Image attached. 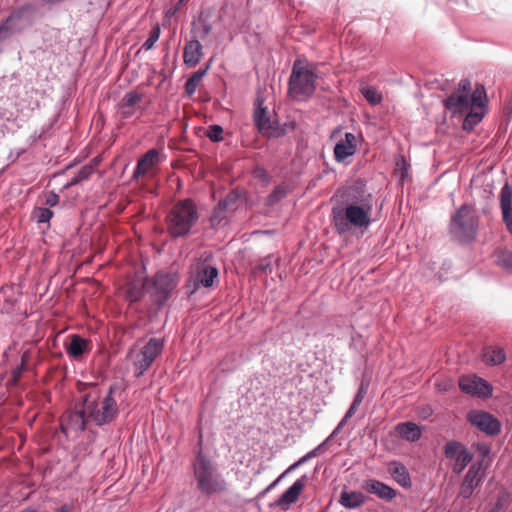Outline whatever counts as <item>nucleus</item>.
I'll use <instances>...</instances> for the list:
<instances>
[{
    "label": "nucleus",
    "instance_id": "nucleus-1",
    "mask_svg": "<svg viewBox=\"0 0 512 512\" xmlns=\"http://www.w3.org/2000/svg\"><path fill=\"white\" fill-rule=\"evenodd\" d=\"M193 478L196 488L206 496L223 495L229 492V484L216 461L198 451L192 461Z\"/></svg>",
    "mask_w": 512,
    "mask_h": 512
},
{
    "label": "nucleus",
    "instance_id": "nucleus-2",
    "mask_svg": "<svg viewBox=\"0 0 512 512\" xmlns=\"http://www.w3.org/2000/svg\"><path fill=\"white\" fill-rule=\"evenodd\" d=\"M487 102L483 85H477L472 92L471 82L462 79L457 89L443 100V106L452 115H463L470 109L483 108Z\"/></svg>",
    "mask_w": 512,
    "mask_h": 512
},
{
    "label": "nucleus",
    "instance_id": "nucleus-3",
    "mask_svg": "<svg viewBox=\"0 0 512 512\" xmlns=\"http://www.w3.org/2000/svg\"><path fill=\"white\" fill-rule=\"evenodd\" d=\"M114 392L115 386L112 385L102 399L91 393L83 396L84 413H86L90 423L103 426L112 423L118 417L119 408L113 396Z\"/></svg>",
    "mask_w": 512,
    "mask_h": 512
},
{
    "label": "nucleus",
    "instance_id": "nucleus-4",
    "mask_svg": "<svg viewBox=\"0 0 512 512\" xmlns=\"http://www.w3.org/2000/svg\"><path fill=\"white\" fill-rule=\"evenodd\" d=\"M373 204L345 205L343 209L333 208L332 222L338 234L348 233L352 227L367 229L371 223Z\"/></svg>",
    "mask_w": 512,
    "mask_h": 512
},
{
    "label": "nucleus",
    "instance_id": "nucleus-5",
    "mask_svg": "<svg viewBox=\"0 0 512 512\" xmlns=\"http://www.w3.org/2000/svg\"><path fill=\"white\" fill-rule=\"evenodd\" d=\"M199 219L195 203L191 199L178 201L167 214V230L173 238L186 236Z\"/></svg>",
    "mask_w": 512,
    "mask_h": 512
},
{
    "label": "nucleus",
    "instance_id": "nucleus-6",
    "mask_svg": "<svg viewBox=\"0 0 512 512\" xmlns=\"http://www.w3.org/2000/svg\"><path fill=\"white\" fill-rule=\"evenodd\" d=\"M478 230V217L471 205L463 204L451 216L449 233L454 241L468 244L474 241Z\"/></svg>",
    "mask_w": 512,
    "mask_h": 512
},
{
    "label": "nucleus",
    "instance_id": "nucleus-7",
    "mask_svg": "<svg viewBox=\"0 0 512 512\" xmlns=\"http://www.w3.org/2000/svg\"><path fill=\"white\" fill-rule=\"evenodd\" d=\"M318 76L308 65L294 62L289 78V94L293 99L304 100L313 95Z\"/></svg>",
    "mask_w": 512,
    "mask_h": 512
},
{
    "label": "nucleus",
    "instance_id": "nucleus-8",
    "mask_svg": "<svg viewBox=\"0 0 512 512\" xmlns=\"http://www.w3.org/2000/svg\"><path fill=\"white\" fill-rule=\"evenodd\" d=\"M218 274L219 272L216 267L207 265L205 263L197 264L191 271L190 276L184 286L186 294L188 296H192L198 291L200 287H212Z\"/></svg>",
    "mask_w": 512,
    "mask_h": 512
},
{
    "label": "nucleus",
    "instance_id": "nucleus-9",
    "mask_svg": "<svg viewBox=\"0 0 512 512\" xmlns=\"http://www.w3.org/2000/svg\"><path fill=\"white\" fill-rule=\"evenodd\" d=\"M178 283L177 275L174 273L159 271L152 279L149 293L157 305H163L170 297Z\"/></svg>",
    "mask_w": 512,
    "mask_h": 512
},
{
    "label": "nucleus",
    "instance_id": "nucleus-10",
    "mask_svg": "<svg viewBox=\"0 0 512 512\" xmlns=\"http://www.w3.org/2000/svg\"><path fill=\"white\" fill-rule=\"evenodd\" d=\"M164 348V341L161 338H150L140 349L133 359L135 375L142 376L152 365L155 359L161 354Z\"/></svg>",
    "mask_w": 512,
    "mask_h": 512
},
{
    "label": "nucleus",
    "instance_id": "nucleus-11",
    "mask_svg": "<svg viewBox=\"0 0 512 512\" xmlns=\"http://www.w3.org/2000/svg\"><path fill=\"white\" fill-rule=\"evenodd\" d=\"M444 455L451 462L452 471L458 475L461 474L473 460V455L467 447L456 440H450L445 444Z\"/></svg>",
    "mask_w": 512,
    "mask_h": 512
},
{
    "label": "nucleus",
    "instance_id": "nucleus-12",
    "mask_svg": "<svg viewBox=\"0 0 512 512\" xmlns=\"http://www.w3.org/2000/svg\"><path fill=\"white\" fill-rule=\"evenodd\" d=\"M256 110L254 112V123L260 134L269 138H278L285 135L286 130L280 127L277 120H273L268 115L267 108L263 106V100L257 99Z\"/></svg>",
    "mask_w": 512,
    "mask_h": 512
},
{
    "label": "nucleus",
    "instance_id": "nucleus-13",
    "mask_svg": "<svg viewBox=\"0 0 512 512\" xmlns=\"http://www.w3.org/2000/svg\"><path fill=\"white\" fill-rule=\"evenodd\" d=\"M29 24L28 12L25 9L13 11L0 24V42L10 39L15 34L22 32Z\"/></svg>",
    "mask_w": 512,
    "mask_h": 512
},
{
    "label": "nucleus",
    "instance_id": "nucleus-14",
    "mask_svg": "<svg viewBox=\"0 0 512 512\" xmlns=\"http://www.w3.org/2000/svg\"><path fill=\"white\" fill-rule=\"evenodd\" d=\"M462 392L477 398H490L493 388L490 383L477 375H465L459 379Z\"/></svg>",
    "mask_w": 512,
    "mask_h": 512
},
{
    "label": "nucleus",
    "instance_id": "nucleus-15",
    "mask_svg": "<svg viewBox=\"0 0 512 512\" xmlns=\"http://www.w3.org/2000/svg\"><path fill=\"white\" fill-rule=\"evenodd\" d=\"M468 420L477 429L489 436H496L501 432L500 421L488 412L472 411L468 415Z\"/></svg>",
    "mask_w": 512,
    "mask_h": 512
},
{
    "label": "nucleus",
    "instance_id": "nucleus-16",
    "mask_svg": "<svg viewBox=\"0 0 512 512\" xmlns=\"http://www.w3.org/2000/svg\"><path fill=\"white\" fill-rule=\"evenodd\" d=\"M165 159V156L156 148L149 149L137 161V165L133 171L132 179L138 180L144 177L148 171L157 167Z\"/></svg>",
    "mask_w": 512,
    "mask_h": 512
},
{
    "label": "nucleus",
    "instance_id": "nucleus-17",
    "mask_svg": "<svg viewBox=\"0 0 512 512\" xmlns=\"http://www.w3.org/2000/svg\"><path fill=\"white\" fill-rule=\"evenodd\" d=\"M88 421L86 413H84V401L82 407L78 410L68 411L62 418L61 429L66 435L70 432H81L85 429Z\"/></svg>",
    "mask_w": 512,
    "mask_h": 512
},
{
    "label": "nucleus",
    "instance_id": "nucleus-18",
    "mask_svg": "<svg viewBox=\"0 0 512 512\" xmlns=\"http://www.w3.org/2000/svg\"><path fill=\"white\" fill-rule=\"evenodd\" d=\"M345 205L373 204V195L362 181H357L346 188L343 195Z\"/></svg>",
    "mask_w": 512,
    "mask_h": 512
},
{
    "label": "nucleus",
    "instance_id": "nucleus-19",
    "mask_svg": "<svg viewBox=\"0 0 512 512\" xmlns=\"http://www.w3.org/2000/svg\"><path fill=\"white\" fill-rule=\"evenodd\" d=\"M307 481L306 475L297 479L275 502L270 504V507H280L288 509L291 504L295 503L300 494L302 493L305 483Z\"/></svg>",
    "mask_w": 512,
    "mask_h": 512
},
{
    "label": "nucleus",
    "instance_id": "nucleus-20",
    "mask_svg": "<svg viewBox=\"0 0 512 512\" xmlns=\"http://www.w3.org/2000/svg\"><path fill=\"white\" fill-rule=\"evenodd\" d=\"M363 489L387 502L392 501L397 495V491L394 488L376 479L364 481Z\"/></svg>",
    "mask_w": 512,
    "mask_h": 512
},
{
    "label": "nucleus",
    "instance_id": "nucleus-21",
    "mask_svg": "<svg viewBox=\"0 0 512 512\" xmlns=\"http://www.w3.org/2000/svg\"><path fill=\"white\" fill-rule=\"evenodd\" d=\"M356 150V136L351 132H346L344 138L339 140L334 147L335 160L339 163L344 162L346 158L354 155Z\"/></svg>",
    "mask_w": 512,
    "mask_h": 512
},
{
    "label": "nucleus",
    "instance_id": "nucleus-22",
    "mask_svg": "<svg viewBox=\"0 0 512 512\" xmlns=\"http://www.w3.org/2000/svg\"><path fill=\"white\" fill-rule=\"evenodd\" d=\"M502 220L512 236V187L506 183L500 191Z\"/></svg>",
    "mask_w": 512,
    "mask_h": 512
},
{
    "label": "nucleus",
    "instance_id": "nucleus-23",
    "mask_svg": "<svg viewBox=\"0 0 512 512\" xmlns=\"http://www.w3.org/2000/svg\"><path fill=\"white\" fill-rule=\"evenodd\" d=\"M203 55V47L199 40H190L183 50L184 63L188 67L196 66Z\"/></svg>",
    "mask_w": 512,
    "mask_h": 512
},
{
    "label": "nucleus",
    "instance_id": "nucleus-24",
    "mask_svg": "<svg viewBox=\"0 0 512 512\" xmlns=\"http://www.w3.org/2000/svg\"><path fill=\"white\" fill-rule=\"evenodd\" d=\"M388 472L401 487L406 489L411 487V477L404 464L398 461H392L388 465Z\"/></svg>",
    "mask_w": 512,
    "mask_h": 512
},
{
    "label": "nucleus",
    "instance_id": "nucleus-25",
    "mask_svg": "<svg viewBox=\"0 0 512 512\" xmlns=\"http://www.w3.org/2000/svg\"><path fill=\"white\" fill-rule=\"evenodd\" d=\"M146 280L133 278L125 286V298L130 302H137L144 296Z\"/></svg>",
    "mask_w": 512,
    "mask_h": 512
},
{
    "label": "nucleus",
    "instance_id": "nucleus-26",
    "mask_svg": "<svg viewBox=\"0 0 512 512\" xmlns=\"http://www.w3.org/2000/svg\"><path fill=\"white\" fill-rule=\"evenodd\" d=\"M339 503L347 509H357L366 503V496L360 491H346L340 493Z\"/></svg>",
    "mask_w": 512,
    "mask_h": 512
},
{
    "label": "nucleus",
    "instance_id": "nucleus-27",
    "mask_svg": "<svg viewBox=\"0 0 512 512\" xmlns=\"http://www.w3.org/2000/svg\"><path fill=\"white\" fill-rule=\"evenodd\" d=\"M395 429L400 437L410 442H415L421 437L420 427L413 422L399 423Z\"/></svg>",
    "mask_w": 512,
    "mask_h": 512
},
{
    "label": "nucleus",
    "instance_id": "nucleus-28",
    "mask_svg": "<svg viewBox=\"0 0 512 512\" xmlns=\"http://www.w3.org/2000/svg\"><path fill=\"white\" fill-rule=\"evenodd\" d=\"M88 344V340L77 334H73L66 348V352L72 358L78 359L88 350Z\"/></svg>",
    "mask_w": 512,
    "mask_h": 512
},
{
    "label": "nucleus",
    "instance_id": "nucleus-29",
    "mask_svg": "<svg viewBox=\"0 0 512 512\" xmlns=\"http://www.w3.org/2000/svg\"><path fill=\"white\" fill-rule=\"evenodd\" d=\"M210 66L209 64L204 69H199L198 71L194 72L186 81L185 83V92L188 95H193L195 91L197 90L198 85L202 81V78L206 75L207 71L209 70Z\"/></svg>",
    "mask_w": 512,
    "mask_h": 512
},
{
    "label": "nucleus",
    "instance_id": "nucleus-30",
    "mask_svg": "<svg viewBox=\"0 0 512 512\" xmlns=\"http://www.w3.org/2000/svg\"><path fill=\"white\" fill-rule=\"evenodd\" d=\"M505 353L501 348H488L484 352L486 363L499 365L505 361Z\"/></svg>",
    "mask_w": 512,
    "mask_h": 512
},
{
    "label": "nucleus",
    "instance_id": "nucleus-31",
    "mask_svg": "<svg viewBox=\"0 0 512 512\" xmlns=\"http://www.w3.org/2000/svg\"><path fill=\"white\" fill-rule=\"evenodd\" d=\"M93 173V168L89 165L83 166L80 170L71 178V180L66 184V188L75 186L80 182L87 180L91 174Z\"/></svg>",
    "mask_w": 512,
    "mask_h": 512
},
{
    "label": "nucleus",
    "instance_id": "nucleus-32",
    "mask_svg": "<svg viewBox=\"0 0 512 512\" xmlns=\"http://www.w3.org/2000/svg\"><path fill=\"white\" fill-rule=\"evenodd\" d=\"M366 347V341L365 339L363 338V336L357 332L353 327H352V332H351V336H350V342H349V348L354 350V351H357V352H362Z\"/></svg>",
    "mask_w": 512,
    "mask_h": 512
},
{
    "label": "nucleus",
    "instance_id": "nucleus-33",
    "mask_svg": "<svg viewBox=\"0 0 512 512\" xmlns=\"http://www.w3.org/2000/svg\"><path fill=\"white\" fill-rule=\"evenodd\" d=\"M53 215V211L48 207H36L32 212V216L37 223H47L48 225Z\"/></svg>",
    "mask_w": 512,
    "mask_h": 512
},
{
    "label": "nucleus",
    "instance_id": "nucleus-34",
    "mask_svg": "<svg viewBox=\"0 0 512 512\" xmlns=\"http://www.w3.org/2000/svg\"><path fill=\"white\" fill-rule=\"evenodd\" d=\"M483 478L484 475L475 472L474 468H469L462 482L476 489L481 485Z\"/></svg>",
    "mask_w": 512,
    "mask_h": 512
},
{
    "label": "nucleus",
    "instance_id": "nucleus-35",
    "mask_svg": "<svg viewBox=\"0 0 512 512\" xmlns=\"http://www.w3.org/2000/svg\"><path fill=\"white\" fill-rule=\"evenodd\" d=\"M361 93L371 105H377L382 101L381 94L373 87H364L361 89Z\"/></svg>",
    "mask_w": 512,
    "mask_h": 512
},
{
    "label": "nucleus",
    "instance_id": "nucleus-36",
    "mask_svg": "<svg viewBox=\"0 0 512 512\" xmlns=\"http://www.w3.org/2000/svg\"><path fill=\"white\" fill-rule=\"evenodd\" d=\"M466 117L463 123L464 129H471L475 125H477L483 118V112H475L473 109H470L468 113H465Z\"/></svg>",
    "mask_w": 512,
    "mask_h": 512
},
{
    "label": "nucleus",
    "instance_id": "nucleus-37",
    "mask_svg": "<svg viewBox=\"0 0 512 512\" xmlns=\"http://www.w3.org/2000/svg\"><path fill=\"white\" fill-rule=\"evenodd\" d=\"M226 211H227V209L225 207H223L220 202H218V204L214 207L212 215H211V219H210L211 224L213 226L221 225L222 222L226 218V214H225Z\"/></svg>",
    "mask_w": 512,
    "mask_h": 512
},
{
    "label": "nucleus",
    "instance_id": "nucleus-38",
    "mask_svg": "<svg viewBox=\"0 0 512 512\" xmlns=\"http://www.w3.org/2000/svg\"><path fill=\"white\" fill-rule=\"evenodd\" d=\"M239 197L240 195L237 191H231L225 196L224 199L220 200L219 202L223 207L227 209V211L235 210L237 208Z\"/></svg>",
    "mask_w": 512,
    "mask_h": 512
},
{
    "label": "nucleus",
    "instance_id": "nucleus-39",
    "mask_svg": "<svg viewBox=\"0 0 512 512\" xmlns=\"http://www.w3.org/2000/svg\"><path fill=\"white\" fill-rule=\"evenodd\" d=\"M498 263L506 270L512 271V251L508 249H502L498 252Z\"/></svg>",
    "mask_w": 512,
    "mask_h": 512
},
{
    "label": "nucleus",
    "instance_id": "nucleus-40",
    "mask_svg": "<svg viewBox=\"0 0 512 512\" xmlns=\"http://www.w3.org/2000/svg\"><path fill=\"white\" fill-rule=\"evenodd\" d=\"M223 128L218 124L210 125L205 133V135L212 142H220L223 139Z\"/></svg>",
    "mask_w": 512,
    "mask_h": 512
},
{
    "label": "nucleus",
    "instance_id": "nucleus-41",
    "mask_svg": "<svg viewBox=\"0 0 512 512\" xmlns=\"http://www.w3.org/2000/svg\"><path fill=\"white\" fill-rule=\"evenodd\" d=\"M141 100L142 94L137 91H129L124 95L122 105H126L128 108H133Z\"/></svg>",
    "mask_w": 512,
    "mask_h": 512
},
{
    "label": "nucleus",
    "instance_id": "nucleus-42",
    "mask_svg": "<svg viewBox=\"0 0 512 512\" xmlns=\"http://www.w3.org/2000/svg\"><path fill=\"white\" fill-rule=\"evenodd\" d=\"M160 37V27L159 25H155L148 37V39L143 43L142 48L146 51L153 48L154 44L158 41Z\"/></svg>",
    "mask_w": 512,
    "mask_h": 512
},
{
    "label": "nucleus",
    "instance_id": "nucleus-43",
    "mask_svg": "<svg viewBox=\"0 0 512 512\" xmlns=\"http://www.w3.org/2000/svg\"><path fill=\"white\" fill-rule=\"evenodd\" d=\"M368 388H369V382L366 380H362L361 384L359 386L358 392L354 397L353 402L361 405V403L363 402V400L367 394Z\"/></svg>",
    "mask_w": 512,
    "mask_h": 512
},
{
    "label": "nucleus",
    "instance_id": "nucleus-44",
    "mask_svg": "<svg viewBox=\"0 0 512 512\" xmlns=\"http://www.w3.org/2000/svg\"><path fill=\"white\" fill-rule=\"evenodd\" d=\"M489 464V459L480 457L475 462H473L469 468H474L475 472L484 475V471L487 469Z\"/></svg>",
    "mask_w": 512,
    "mask_h": 512
},
{
    "label": "nucleus",
    "instance_id": "nucleus-45",
    "mask_svg": "<svg viewBox=\"0 0 512 512\" xmlns=\"http://www.w3.org/2000/svg\"><path fill=\"white\" fill-rule=\"evenodd\" d=\"M44 204L50 209L59 203L60 197L54 191H49L44 195Z\"/></svg>",
    "mask_w": 512,
    "mask_h": 512
},
{
    "label": "nucleus",
    "instance_id": "nucleus-46",
    "mask_svg": "<svg viewBox=\"0 0 512 512\" xmlns=\"http://www.w3.org/2000/svg\"><path fill=\"white\" fill-rule=\"evenodd\" d=\"M329 440H330V437H328L325 441H323L317 447H315L310 452H308L307 454L309 455V457L312 459L314 457H317V456L323 454L327 449V443Z\"/></svg>",
    "mask_w": 512,
    "mask_h": 512
},
{
    "label": "nucleus",
    "instance_id": "nucleus-47",
    "mask_svg": "<svg viewBox=\"0 0 512 512\" xmlns=\"http://www.w3.org/2000/svg\"><path fill=\"white\" fill-rule=\"evenodd\" d=\"M474 490L475 488L462 482L459 490V497L469 499L473 495Z\"/></svg>",
    "mask_w": 512,
    "mask_h": 512
},
{
    "label": "nucleus",
    "instance_id": "nucleus-48",
    "mask_svg": "<svg viewBox=\"0 0 512 512\" xmlns=\"http://www.w3.org/2000/svg\"><path fill=\"white\" fill-rule=\"evenodd\" d=\"M257 271L259 272H270L272 271L271 268V256H268L267 258H264L260 261V263L256 267Z\"/></svg>",
    "mask_w": 512,
    "mask_h": 512
},
{
    "label": "nucleus",
    "instance_id": "nucleus-49",
    "mask_svg": "<svg viewBox=\"0 0 512 512\" xmlns=\"http://www.w3.org/2000/svg\"><path fill=\"white\" fill-rule=\"evenodd\" d=\"M48 131V128H42L40 132L35 131L28 138V143L30 146L34 145L38 140H40L44 134Z\"/></svg>",
    "mask_w": 512,
    "mask_h": 512
},
{
    "label": "nucleus",
    "instance_id": "nucleus-50",
    "mask_svg": "<svg viewBox=\"0 0 512 512\" xmlns=\"http://www.w3.org/2000/svg\"><path fill=\"white\" fill-rule=\"evenodd\" d=\"M134 112H135L134 107L133 108H128L126 105H122L121 104V106H120V114H121L123 119H128V118L132 117Z\"/></svg>",
    "mask_w": 512,
    "mask_h": 512
},
{
    "label": "nucleus",
    "instance_id": "nucleus-51",
    "mask_svg": "<svg viewBox=\"0 0 512 512\" xmlns=\"http://www.w3.org/2000/svg\"><path fill=\"white\" fill-rule=\"evenodd\" d=\"M201 23H202L201 37L204 38L207 35H209V33L211 32L212 25L207 21H201Z\"/></svg>",
    "mask_w": 512,
    "mask_h": 512
},
{
    "label": "nucleus",
    "instance_id": "nucleus-52",
    "mask_svg": "<svg viewBox=\"0 0 512 512\" xmlns=\"http://www.w3.org/2000/svg\"><path fill=\"white\" fill-rule=\"evenodd\" d=\"M478 449L480 451V457L489 459L491 449L488 445H479Z\"/></svg>",
    "mask_w": 512,
    "mask_h": 512
},
{
    "label": "nucleus",
    "instance_id": "nucleus-53",
    "mask_svg": "<svg viewBox=\"0 0 512 512\" xmlns=\"http://www.w3.org/2000/svg\"><path fill=\"white\" fill-rule=\"evenodd\" d=\"M311 460V458L309 457L308 454H305L303 457H301L298 461H296L294 464H292L288 471L290 470H293L295 469L296 467L300 466V465H303L304 463H306L307 461Z\"/></svg>",
    "mask_w": 512,
    "mask_h": 512
},
{
    "label": "nucleus",
    "instance_id": "nucleus-54",
    "mask_svg": "<svg viewBox=\"0 0 512 512\" xmlns=\"http://www.w3.org/2000/svg\"><path fill=\"white\" fill-rule=\"evenodd\" d=\"M284 475H281L280 477H278L276 480H274L271 484H269L262 492L259 493V497L260 496H263L265 495L266 493H268L269 491H271L278 483L279 481L281 480V478L283 477Z\"/></svg>",
    "mask_w": 512,
    "mask_h": 512
},
{
    "label": "nucleus",
    "instance_id": "nucleus-55",
    "mask_svg": "<svg viewBox=\"0 0 512 512\" xmlns=\"http://www.w3.org/2000/svg\"><path fill=\"white\" fill-rule=\"evenodd\" d=\"M359 406H360L359 404L352 402L351 406L349 407V409L347 410V412L345 414V419L351 418L356 413Z\"/></svg>",
    "mask_w": 512,
    "mask_h": 512
},
{
    "label": "nucleus",
    "instance_id": "nucleus-56",
    "mask_svg": "<svg viewBox=\"0 0 512 512\" xmlns=\"http://www.w3.org/2000/svg\"><path fill=\"white\" fill-rule=\"evenodd\" d=\"M55 512H73V507L71 504H63L62 506L57 508Z\"/></svg>",
    "mask_w": 512,
    "mask_h": 512
},
{
    "label": "nucleus",
    "instance_id": "nucleus-57",
    "mask_svg": "<svg viewBox=\"0 0 512 512\" xmlns=\"http://www.w3.org/2000/svg\"><path fill=\"white\" fill-rule=\"evenodd\" d=\"M347 420L348 419H345V416H344L343 419L338 424V426L336 427V429L333 431V433L329 437L330 438L333 437L344 426V424L346 423Z\"/></svg>",
    "mask_w": 512,
    "mask_h": 512
},
{
    "label": "nucleus",
    "instance_id": "nucleus-58",
    "mask_svg": "<svg viewBox=\"0 0 512 512\" xmlns=\"http://www.w3.org/2000/svg\"><path fill=\"white\" fill-rule=\"evenodd\" d=\"M401 164H402L401 169L403 170V172H402V179H403L408 172V167H407V164H406V161L404 158H402Z\"/></svg>",
    "mask_w": 512,
    "mask_h": 512
},
{
    "label": "nucleus",
    "instance_id": "nucleus-59",
    "mask_svg": "<svg viewBox=\"0 0 512 512\" xmlns=\"http://www.w3.org/2000/svg\"><path fill=\"white\" fill-rule=\"evenodd\" d=\"M26 152V149H19L16 151V157L13 158V162L16 161L23 153Z\"/></svg>",
    "mask_w": 512,
    "mask_h": 512
},
{
    "label": "nucleus",
    "instance_id": "nucleus-60",
    "mask_svg": "<svg viewBox=\"0 0 512 512\" xmlns=\"http://www.w3.org/2000/svg\"><path fill=\"white\" fill-rule=\"evenodd\" d=\"M255 173H256L257 176H260L262 174H265V171L262 168H258V169H256Z\"/></svg>",
    "mask_w": 512,
    "mask_h": 512
},
{
    "label": "nucleus",
    "instance_id": "nucleus-61",
    "mask_svg": "<svg viewBox=\"0 0 512 512\" xmlns=\"http://www.w3.org/2000/svg\"><path fill=\"white\" fill-rule=\"evenodd\" d=\"M20 512H37V510L34 508H26V509L21 510Z\"/></svg>",
    "mask_w": 512,
    "mask_h": 512
},
{
    "label": "nucleus",
    "instance_id": "nucleus-62",
    "mask_svg": "<svg viewBox=\"0 0 512 512\" xmlns=\"http://www.w3.org/2000/svg\"><path fill=\"white\" fill-rule=\"evenodd\" d=\"M14 157H16V153H15V154H13V155H12V153H11V154H10V156H9V158H12V159H13Z\"/></svg>",
    "mask_w": 512,
    "mask_h": 512
},
{
    "label": "nucleus",
    "instance_id": "nucleus-63",
    "mask_svg": "<svg viewBox=\"0 0 512 512\" xmlns=\"http://www.w3.org/2000/svg\"><path fill=\"white\" fill-rule=\"evenodd\" d=\"M50 126H53V123H50V125L47 127L48 129L50 128Z\"/></svg>",
    "mask_w": 512,
    "mask_h": 512
},
{
    "label": "nucleus",
    "instance_id": "nucleus-64",
    "mask_svg": "<svg viewBox=\"0 0 512 512\" xmlns=\"http://www.w3.org/2000/svg\"><path fill=\"white\" fill-rule=\"evenodd\" d=\"M184 0H180V2H183Z\"/></svg>",
    "mask_w": 512,
    "mask_h": 512
}]
</instances>
